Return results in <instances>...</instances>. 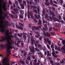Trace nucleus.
Listing matches in <instances>:
<instances>
[{
  "instance_id": "4468645a",
  "label": "nucleus",
  "mask_w": 65,
  "mask_h": 65,
  "mask_svg": "<svg viewBox=\"0 0 65 65\" xmlns=\"http://www.w3.org/2000/svg\"><path fill=\"white\" fill-rule=\"evenodd\" d=\"M18 41L17 42V43H15V45H17V46L18 47H19V43H20V42H22V41L21 40V39H19L18 40Z\"/></svg>"
},
{
  "instance_id": "1a4fd4ad",
  "label": "nucleus",
  "mask_w": 65,
  "mask_h": 65,
  "mask_svg": "<svg viewBox=\"0 0 65 65\" xmlns=\"http://www.w3.org/2000/svg\"><path fill=\"white\" fill-rule=\"evenodd\" d=\"M17 7V8H20V7L18 5H19V3L17 1H15V4H13V6L14 7H15V5Z\"/></svg>"
},
{
  "instance_id": "412c9836",
  "label": "nucleus",
  "mask_w": 65,
  "mask_h": 65,
  "mask_svg": "<svg viewBox=\"0 0 65 65\" xmlns=\"http://www.w3.org/2000/svg\"><path fill=\"white\" fill-rule=\"evenodd\" d=\"M34 16L35 17H36V18L37 19H39V18H40V15L38 14V16L37 15H36V14H34Z\"/></svg>"
},
{
  "instance_id": "e2e57ef3",
  "label": "nucleus",
  "mask_w": 65,
  "mask_h": 65,
  "mask_svg": "<svg viewBox=\"0 0 65 65\" xmlns=\"http://www.w3.org/2000/svg\"><path fill=\"white\" fill-rule=\"evenodd\" d=\"M29 65H32V61H30V62Z\"/></svg>"
},
{
  "instance_id": "f704fd0d",
  "label": "nucleus",
  "mask_w": 65,
  "mask_h": 65,
  "mask_svg": "<svg viewBox=\"0 0 65 65\" xmlns=\"http://www.w3.org/2000/svg\"><path fill=\"white\" fill-rule=\"evenodd\" d=\"M18 1L19 4H21L22 3V0H18Z\"/></svg>"
},
{
  "instance_id": "423d86ee",
  "label": "nucleus",
  "mask_w": 65,
  "mask_h": 65,
  "mask_svg": "<svg viewBox=\"0 0 65 65\" xmlns=\"http://www.w3.org/2000/svg\"><path fill=\"white\" fill-rule=\"evenodd\" d=\"M39 48H40L41 50H43L44 52H45L46 50V48L45 47V46H44V47H41V45L40 44H38L37 45Z\"/></svg>"
},
{
  "instance_id": "bb28decb",
  "label": "nucleus",
  "mask_w": 65,
  "mask_h": 65,
  "mask_svg": "<svg viewBox=\"0 0 65 65\" xmlns=\"http://www.w3.org/2000/svg\"><path fill=\"white\" fill-rule=\"evenodd\" d=\"M22 35L23 34H21L20 35L19 34H18L17 36L20 37H22L23 36V35Z\"/></svg>"
},
{
  "instance_id": "39448f33",
  "label": "nucleus",
  "mask_w": 65,
  "mask_h": 65,
  "mask_svg": "<svg viewBox=\"0 0 65 65\" xmlns=\"http://www.w3.org/2000/svg\"><path fill=\"white\" fill-rule=\"evenodd\" d=\"M0 3H2V4H3L2 6V9L3 10H4L5 11H6V6H5V3L4 2V0H1L0 1Z\"/></svg>"
},
{
  "instance_id": "6e6d98bb",
  "label": "nucleus",
  "mask_w": 65,
  "mask_h": 65,
  "mask_svg": "<svg viewBox=\"0 0 65 65\" xmlns=\"http://www.w3.org/2000/svg\"><path fill=\"white\" fill-rule=\"evenodd\" d=\"M45 52L44 53V54L45 56H46V55H47V52L46 51H46H45Z\"/></svg>"
},
{
  "instance_id": "f3484780",
  "label": "nucleus",
  "mask_w": 65,
  "mask_h": 65,
  "mask_svg": "<svg viewBox=\"0 0 65 65\" xmlns=\"http://www.w3.org/2000/svg\"><path fill=\"white\" fill-rule=\"evenodd\" d=\"M27 34L25 33H23L22 34L23 36V38L25 40L27 39V37L26 36V35Z\"/></svg>"
},
{
  "instance_id": "e433bc0d",
  "label": "nucleus",
  "mask_w": 65,
  "mask_h": 65,
  "mask_svg": "<svg viewBox=\"0 0 65 65\" xmlns=\"http://www.w3.org/2000/svg\"><path fill=\"white\" fill-rule=\"evenodd\" d=\"M40 35L39 34H38L37 35H36L35 36L36 37V38H38L40 36Z\"/></svg>"
},
{
  "instance_id": "864d4df0",
  "label": "nucleus",
  "mask_w": 65,
  "mask_h": 65,
  "mask_svg": "<svg viewBox=\"0 0 65 65\" xmlns=\"http://www.w3.org/2000/svg\"><path fill=\"white\" fill-rule=\"evenodd\" d=\"M53 2L55 3V4H57L58 3L55 1H53Z\"/></svg>"
},
{
  "instance_id": "a18cd8bd",
  "label": "nucleus",
  "mask_w": 65,
  "mask_h": 65,
  "mask_svg": "<svg viewBox=\"0 0 65 65\" xmlns=\"http://www.w3.org/2000/svg\"><path fill=\"white\" fill-rule=\"evenodd\" d=\"M53 27H51L49 30V31H53Z\"/></svg>"
},
{
  "instance_id": "13d9d810",
  "label": "nucleus",
  "mask_w": 65,
  "mask_h": 65,
  "mask_svg": "<svg viewBox=\"0 0 65 65\" xmlns=\"http://www.w3.org/2000/svg\"><path fill=\"white\" fill-rule=\"evenodd\" d=\"M40 55H41L40 57H41V58H43V55H42V54H40Z\"/></svg>"
},
{
  "instance_id": "c03bdc74",
  "label": "nucleus",
  "mask_w": 65,
  "mask_h": 65,
  "mask_svg": "<svg viewBox=\"0 0 65 65\" xmlns=\"http://www.w3.org/2000/svg\"><path fill=\"white\" fill-rule=\"evenodd\" d=\"M27 52H25L24 54V56L25 57H26V56L27 55Z\"/></svg>"
},
{
  "instance_id": "dca6fc26",
  "label": "nucleus",
  "mask_w": 65,
  "mask_h": 65,
  "mask_svg": "<svg viewBox=\"0 0 65 65\" xmlns=\"http://www.w3.org/2000/svg\"><path fill=\"white\" fill-rule=\"evenodd\" d=\"M38 62L37 63L35 62H34V65H40V63H41V62L38 59Z\"/></svg>"
},
{
  "instance_id": "c85d7f7f",
  "label": "nucleus",
  "mask_w": 65,
  "mask_h": 65,
  "mask_svg": "<svg viewBox=\"0 0 65 65\" xmlns=\"http://www.w3.org/2000/svg\"><path fill=\"white\" fill-rule=\"evenodd\" d=\"M45 5H46L47 6H48L50 5V4L49 3L47 2V3H45Z\"/></svg>"
},
{
  "instance_id": "5fc2aeb1",
  "label": "nucleus",
  "mask_w": 65,
  "mask_h": 65,
  "mask_svg": "<svg viewBox=\"0 0 65 65\" xmlns=\"http://www.w3.org/2000/svg\"><path fill=\"white\" fill-rule=\"evenodd\" d=\"M44 25V26L45 27L46 29H47V25H46V24H43Z\"/></svg>"
},
{
  "instance_id": "aec40b11",
  "label": "nucleus",
  "mask_w": 65,
  "mask_h": 65,
  "mask_svg": "<svg viewBox=\"0 0 65 65\" xmlns=\"http://www.w3.org/2000/svg\"><path fill=\"white\" fill-rule=\"evenodd\" d=\"M55 26L58 28H61V25L59 24L55 23Z\"/></svg>"
},
{
  "instance_id": "a19ab883",
  "label": "nucleus",
  "mask_w": 65,
  "mask_h": 65,
  "mask_svg": "<svg viewBox=\"0 0 65 65\" xmlns=\"http://www.w3.org/2000/svg\"><path fill=\"white\" fill-rule=\"evenodd\" d=\"M37 10L39 14H40V9L38 8L37 9Z\"/></svg>"
},
{
  "instance_id": "052dcab7",
  "label": "nucleus",
  "mask_w": 65,
  "mask_h": 65,
  "mask_svg": "<svg viewBox=\"0 0 65 65\" xmlns=\"http://www.w3.org/2000/svg\"><path fill=\"white\" fill-rule=\"evenodd\" d=\"M43 23H44L45 24V23H47V21H46V22H45L44 20L43 21Z\"/></svg>"
},
{
  "instance_id": "9b49d317",
  "label": "nucleus",
  "mask_w": 65,
  "mask_h": 65,
  "mask_svg": "<svg viewBox=\"0 0 65 65\" xmlns=\"http://www.w3.org/2000/svg\"><path fill=\"white\" fill-rule=\"evenodd\" d=\"M43 33L44 36H46V37H50V36H51V34H48L47 32H46L45 31H43Z\"/></svg>"
},
{
  "instance_id": "ea45409f",
  "label": "nucleus",
  "mask_w": 65,
  "mask_h": 65,
  "mask_svg": "<svg viewBox=\"0 0 65 65\" xmlns=\"http://www.w3.org/2000/svg\"><path fill=\"white\" fill-rule=\"evenodd\" d=\"M25 63L27 64V65H28L29 64V61L28 60H26L25 61Z\"/></svg>"
},
{
  "instance_id": "7c9ffc66",
  "label": "nucleus",
  "mask_w": 65,
  "mask_h": 65,
  "mask_svg": "<svg viewBox=\"0 0 65 65\" xmlns=\"http://www.w3.org/2000/svg\"><path fill=\"white\" fill-rule=\"evenodd\" d=\"M50 62L51 63V64L52 65H55L54 64H53L54 63V61L52 60H50Z\"/></svg>"
},
{
  "instance_id": "f257e3e1",
  "label": "nucleus",
  "mask_w": 65,
  "mask_h": 65,
  "mask_svg": "<svg viewBox=\"0 0 65 65\" xmlns=\"http://www.w3.org/2000/svg\"><path fill=\"white\" fill-rule=\"evenodd\" d=\"M12 33L11 32H9L8 33V35L9 38L8 39L7 38V37L5 36V37H2V39H0V42H4L5 41L7 40V44H1V45H0V47L3 50L4 49H7V53H8V56H9L11 54V53L9 51L10 49H12V46L10 45L9 43H10V42L11 40V38H13L14 37L12 35L10 36L9 35V34H12Z\"/></svg>"
},
{
  "instance_id": "0eeeda50",
  "label": "nucleus",
  "mask_w": 65,
  "mask_h": 65,
  "mask_svg": "<svg viewBox=\"0 0 65 65\" xmlns=\"http://www.w3.org/2000/svg\"><path fill=\"white\" fill-rule=\"evenodd\" d=\"M32 38H31V45H34V43L35 46L37 47V45L36 44V43L34 42V39L33 38V37L31 36Z\"/></svg>"
},
{
  "instance_id": "72a5a7b5",
  "label": "nucleus",
  "mask_w": 65,
  "mask_h": 65,
  "mask_svg": "<svg viewBox=\"0 0 65 65\" xmlns=\"http://www.w3.org/2000/svg\"><path fill=\"white\" fill-rule=\"evenodd\" d=\"M59 3H60L61 4H63V0H60V1H59Z\"/></svg>"
},
{
  "instance_id": "774afa93",
  "label": "nucleus",
  "mask_w": 65,
  "mask_h": 65,
  "mask_svg": "<svg viewBox=\"0 0 65 65\" xmlns=\"http://www.w3.org/2000/svg\"><path fill=\"white\" fill-rule=\"evenodd\" d=\"M35 33L36 34H39V32H37V31H36L35 32Z\"/></svg>"
},
{
  "instance_id": "473e14b6",
  "label": "nucleus",
  "mask_w": 65,
  "mask_h": 65,
  "mask_svg": "<svg viewBox=\"0 0 65 65\" xmlns=\"http://www.w3.org/2000/svg\"><path fill=\"white\" fill-rule=\"evenodd\" d=\"M35 50L37 52H39V50L38 49V48H37V47L35 48Z\"/></svg>"
},
{
  "instance_id": "a878e982",
  "label": "nucleus",
  "mask_w": 65,
  "mask_h": 65,
  "mask_svg": "<svg viewBox=\"0 0 65 65\" xmlns=\"http://www.w3.org/2000/svg\"><path fill=\"white\" fill-rule=\"evenodd\" d=\"M23 4L24 6H26V2L25 1H23Z\"/></svg>"
},
{
  "instance_id": "0e129e2a",
  "label": "nucleus",
  "mask_w": 65,
  "mask_h": 65,
  "mask_svg": "<svg viewBox=\"0 0 65 65\" xmlns=\"http://www.w3.org/2000/svg\"><path fill=\"white\" fill-rule=\"evenodd\" d=\"M34 61L35 62H37V58H36L34 60Z\"/></svg>"
},
{
  "instance_id": "bf43d9fd",
  "label": "nucleus",
  "mask_w": 65,
  "mask_h": 65,
  "mask_svg": "<svg viewBox=\"0 0 65 65\" xmlns=\"http://www.w3.org/2000/svg\"><path fill=\"white\" fill-rule=\"evenodd\" d=\"M36 13V14H38V12H37V11L36 10H35L34 11Z\"/></svg>"
},
{
  "instance_id": "69168bd1",
  "label": "nucleus",
  "mask_w": 65,
  "mask_h": 65,
  "mask_svg": "<svg viewBox=\"0 0 65 65\" xmlns=\"http://www.w3.org/2000/svg\"><path fill=\"white\" fill-rule=\"evenodd\" d=\"M51 47L52 48V49H53V48H54V46H53V45H51Z\"/></svg>"
},
{
  "instance_id": "c756f323",
  "label": "nucleus",
  "mask_w": 65,
  "mask_h": 65,
  "mask_svg": "<svg viewBox=\"0 0 65 65\" xmlns=\"http://www.w3.org/2000/svg\"><path fill=\"white\" fill-rule=\"evenodd\" d=\"M49 18L48 16V14H46L45 16V18L46 19H48Z\"/></svg>"
},
{
  "instance_id": "ddd939ff",
  "label": "nucleus",
  "mask_w": 65,
  "mask_h": 65,
  "mask_svg": "<svg viewBox=\"0 0 65 65\" xmlns=\"http://www.w3.org/2000/svg\"><path fill=\"white\" fill-rule=\"evenodd\" d=\"M33 11H31V12H30V16L31 17V18L32 19H34V21H35L36 20V18H34V17H33Z\"/></svg>"
},
{
  "instance_id": "9d476101",
  "label": "nucleus",
  "mask_w": 65,
  "mask_h": 65,
  "mask_svg": "<svg viewBox=\"0 0 65 65\" xmlns=\"http://www.w3.org/2000/svg\"><path fill=\"white\" fill-rule=\"evenodd\" d=\"M48 40H49V39L48 38L47 39H45V41H44V42H45V43H47V42H48L49 45H51V41Z\"/></svg>"
},
{
  "instance_id": "b1692460",
  "label": "nucleus",
  "mask_w": 65,
  "mask_h": 65,
  "mask_svg": "<svg viewBox=\"0 0 65 65\" xmlns=\"http://www.w3.org/2000/svg\"><path fill=\"white\" fill-rule=\"evenodd\" d=\"M50 4L52 6H53V4H54V3H53V0H50Z\"/></svg>"
},
{
  "instance_id": "c9c22d12",
  "label": "nucleus",
  "mask_w": 65,
  "mask_h": 65,
  "mask_svg": "<svg viewBox=\"0 0 65 65\" xmlns=\"http://www.w3.org/2000/svg\"><path fill=\"white\" fill-rule=\"evenodd\" d=\"M20 62L21 64H23V65H25V62L24 61L21 60L20 61Z\"/></svg>"
},
{
  "instance_id": "6ab92c4d",
  "label": "nucleus",
  "mask_w": 65,
  "mask_h": 65,
  "mask_svg": "<svg viewBox=\"0 0 65 65\" xmlns=\"http://www.w3.org/2000/svg\"><path fill=\"white\" fill-rule=\"evenodd\" d=\"M62 50H63V51H62V53H64L65 54V45L64 44L63 46L61 48Z\"/></svg>"
},
{
  "instance_id": "6e6552de",
  "label": "nucleus",
  "mask_w": 65,
  "mask_h": 65,
  "mask_svg": "<svg viewBox=\"0 0 65 65\" xmlns=\"http://www.w3.org/2000/svg\"><path fill=\"white\" fill-rule=\"evenodd\" d=\"M19 24L20 25V27L18 26V25H16V27L18 29H20L21 30H23V24L21 23H19Z\"/></svg>"
},
{
  "instance_id": "79ce46f5",
  "label": "nucleus",
  "mask_w": 65,
  "mask_h": 65,
  "mask_svg": "<svg viewBox=\"0 0 65 65\" xmlns=\"http://www.w3.org/2000/svg\"><path fill=\"white\" fill-rule=\"evenodd\" d=\"M27 3L28 4H32V2L31 1H29V2L28 1H27Z\"/></svg>"
},
{
  "instance_id": "20e7f679",
  "label": "nucleus",
  "mask_w": 65,
  "mask_h": 65,
  "mask_svg": "<svg viewBox=\"0 0 65 65\" xmlns=\"http://www.w3.org/2000/svg\"><path fill=\"white\" fill-rule=\"evenodd\" d=\"M29 49H30L31 53H29V55L30 57H31L33 55V54H34L35 50H34V47L33 46H30L29 47Z\"/></svg>"
},
{
  "instance_id": "338daca9",
  "label": "nucleus",
  "mask_w": 65,
  "mask_h": 65,
  "mask_svg": "<svg viewBox=\"0 0 65 65\" xmlns=\"http://www.w3.org/2000/svg\"><path fill=\"white\" fill-rule=\"evenodd\" d=\"M32 58L33 59H35V56H34L33 55L32 56Z\"/></svg>"
},
{
  "instance_id": "8fccbe9b",
  "label": "nucleus",
  "mask_w": 65,
  "mask_h": 65,
  "mask_svg": "<svg viewBox=\"0 0 65 65\" xmlns=\"http://www.w3.org/2000/svg\"><path fill=\"white\" fill-rule=\"evenodd\" d=\"M19 17L20 18V19H23V17L22 16V15H20Z\"/></svg>"
},
{
  "instance_id": "393cba45",
  "label": "nucleus",
  "mask_w": 65,
  "mask_h": 65,
  "mask_svg": "<svg viewBox=\"0 0 65 65\" xmlns=\"http://www.w3.org/2000/svg\"><path fill=\"white\" fill-rule=\"evenodd\" d=\"M20 5L21 7L22 8V9H24V5H23V4H20Z\"/></svg>"
},
{
  "instance_id": "4d7b16f0",
  "label": "nucleus",
  "mask_w": 65,
  "mask_h": 65,
  "mask_svg": "<svg viewBox=\"0 0 65 65\" xmlns=\"http://www.w3.org/2000/svg\"><path fill=\"white\" fill-rule=\"evenodd\" d=\"M13 10L14 11H15L16 12H17V10L15 9H13Z\"/></svg>"
},
{
  "instance_id": "603ef678",
  "label": "nucleus",
  "mask_w": 65,
  "mask_h": 65,
  "mask_svg": "<svg viewBox=\"0 0 65 65\" xmlns=\"http://www.w3.org/2000/svg\"><path fill=\"white\" fill-rule=\"evenodd\" d=\"M42 37H39V39L40 40H41L42 39Z\"/></svg>"
},
{
  "instance_id": "f03ea898",
  "label": "nucleus",
  "mask_w": 65,
  "mask_h": 65,
  "mask_svg": "<svg viewBox=\"0 0 65 65\" xmlns=\"http://www.w3.org/2000/svg\"><path fill=\"white\" fill-rule=\"evenodd\" d=\"M7 14L5 13L4 14V12H3V10H2L0 15V31L1 32H4L6 31V30L5 29V25L7 26V24L5 23V21L3 20L4 19H5V17H6Z\"/></svg>"
},
{
  "instance_id": "5701e85b",
  "label": "nucleus",
  "mask_w": 65,
  "mask_h": 65,
  "mask_svg": "<svg viewBox=\"0 0 65 65\" xmlns=\"http://www.w3.org/2000/svg\"><path fill=\"white\" fill-rule=\"evenodd\" d=\"M30 29H32V31H34V30H36V27H35V26H31V27H30Z\"/></svg>"
},
{
  "instance_id": "3c124183",
  "label": "nucleus",
  "mask_w": 65,
  "mask_h": 65,
  "mask_svg": "<svg viewBox=\"0 0 65 65\" xmlns=\"http://www.w3.org/2000/svg\"><path fill=\"white\" fill-rule=\"evenodd\" d=\"M24 44L23 42H22L21 43V46L22 47H24Z\"/></svg>"
},
{
  "instance_id": "58836bf2",
  "label": "nucleus",
  "mask_w": 65,
  "mask_h": 65,
  "mask_svg": "<svg viewBox=\"0 0 65 65\" xmlns=\"http://www.w3.org/2000/svg\"><path fill=\"white\" fill-rule=\"evenodd\" d=\"M45 10H43L42 11V14L43 15H45Z\"/></svg>"
},
{
  "instance_id": "49530a36",
  "label": "nucleus",
  "mask_w": 65,
  "mask_h": 65,
  "mask_svg": "<svg viewBox=\"0 0 65 65\" xmlns=\"http://www.w3.org/2000/svg\"><path fill=\"white\" fill-rule=\"evenodd\" d=\"M15 38L16 39H17V40L18 39V37L17 36H15Z\"/></svg>"
},
{
  "instance_id": "4be33fe9",
  "label": "nucleus",
  "mask_w": 65,
  "mask_h": 65,
  "mask_svg": "<svg viewBox=\"0 0 65 65\" xmlns=\"http://www.w3.org/2000/svg\"><path fill=\"white\" fill-rule=\"evenodd\" d=\"M42 24V21L41 19H39V21L38 22V24L39 25H40L41 26V24Z\"/></svg>"
},
{
  "instance_id": "a211bd4d",
  "label": "nucleus",
  "mask_w": 65,
  "mask_h": 65,
  "mask_svg": "<svg viewBox=\"0 0 65 65\" xmlns=\"http://www.w3.org/2000/svg\"><path fill=\"white\" fill-rule=\"evenodd\" d=\"M47 56L48 57H50V56H51V54L50 53L49 51H48V50H47Z\"/></svg>"
},
{
  "instance_id": "2eb2a0df",
  "label": "nucleus",
  "mask_w": 65,
  "mask_h": 65,
  "mask_svg": "<svg viewBox=\"0 0 65 65\" xmlns=\"http://www.w3.org/2000/svg\"><path fill=\"white\" fill-rule=\"evenodd\" d=\"M5 60H6V58H5L3 59V60L2 61V64H3L4 65H5V64H6V61H5Z\"/></svg>"
},
{
  "instance_id": "37998d69",
  "label": "nucleus",
  "mask_w": 65,
  "mask_h": 65,
  "mask_svg": "<svg viewBox=\"0 0 65 65\" xmlns=\"http://www.w3.org/2000/svg\"><path fill=\"white\" fill-rule=\"evenodd\" d=\"M62 43L63 44H65V40H62Z\"/></svg>"
},
{
  "instance_id": "09e8293b",
  "label": "nucleus",
  "mask_w": 65,
  "mask_h": 65,
  "mask_svg": "<svg viewBox=\"0 0 65 65\" xmlns=\"http://www.w3.org/2000/svg\"><path fill=\"white\" fill-rule=\"evenodd\" d=\"M11 12L13 14H14V15H15V12H14V11H11Z\"/></svg>"
},
{
  "instance_id": "cd10ccee",
  "label": "nucleus",
  "mask_w": 65,
  "mask_h": 65,
  "mask_svg": "<svg viewBox=\"0 0 65 65\" xmlns=\"http://www.w3.org/2000/svg\"><path fill=\"white\" fill-rule=\"evenodd\" d=\"M30 9H34V8H35V6H30Z\"/></svg>"
},
{
  "instance_id": "2f4dec72",
  "label": "nucleus",
  "mask_w": 65,
  "mask_h": 65,
  "mask_svg": "<svg viewBox=\"0 0 65 65\" xmlns=\"http://www.w3.org/2000/svg\"><path fill=\"white\" fill-rule=\"evenodd\" d=\"M20 12L22 14H23L24 13V11L23 10H21Z\"/></svg>"
},
{
  "instance_id": "de8ad7c7",
  "label": "nucleus",
  "mask_w": 65,
  "mask_h": 65,
  "mask_svg": "<svg viewBox=\"0 0 65 65\" xmlns=\"http://www.w3.org/2000/svg\"><path fill=\"white\" fill-rule=\"evenodd\" d=\"M55 50H58V47H57V46L56 45H55Z\"/></svg>"
},
{
  "instance_id": "680f3d73",
  "label": "nucleus",
  "mask_w": 65,
  "mask_h": 65,
  "mask_svg": "<svg viewBox=\"0 0 65 65\" xmlns=\"http://www.w3.org/2000/svg\"><path fill=\"white\" fill-rule=\"evenodd\" d=\"M39 29H40V28H39V27H36V30H39Z\"/></svg>"
},
{
  "instance_id": "7ed1b4c3",
  "label": "nucleus",
  "mask_w": 65,
  "mask_h": 65,
  "mask_svg": "<svg viewBox=\"0 0 65 65\" xmlns=\"http://www.w3.org/2000/svg\"><path fill=\"white\" fill-rule=\"evenodd\" d=\"M48 14L50 15H52V18L51 17V16L49 17V19L51 20V21H52L53 20H54V21H56L57 20V18H56L55 17L53 18L54 17H55V14L53 12L51 11V10H50L48 12Z\"/></svg>"
},
{
  "instance_id": "f8f14e48",
  "label": "nucleus",
  "mask_w": 65,
  "mask_h": 65,
  "mask_svg": "<svg viewBox=\"0 0 65 65\" xmlns=\"http://www.w3.org/2000/svg\"><path fill=\"white\" fill-rule=\"evenodd\" d=\"M28 10H27V17L28 18H30V13L29 9H30V6H28L27 7Z\"/></svg>"
},
{
  "instance_id": "4c0bfd02",
  "label": "nucleus",
  "mask_w": 65,
  "mask_h": 65,
  "mask_svg": "<svg viewBox=\"0 0 65 65\" xmlns=\"http://www.w3.org/2000/svg\"><path fill=\"white\" fill-rule=\"evenodd\" d=\"M31 58L30 57H28L27 58V60L28 61H30L31 60Z\"/></svg>"
}]
</instances>
